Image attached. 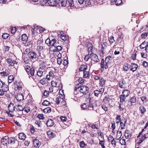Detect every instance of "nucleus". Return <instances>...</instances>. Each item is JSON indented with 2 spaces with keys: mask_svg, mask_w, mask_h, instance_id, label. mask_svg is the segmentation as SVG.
Segmentation results:
<instances>
[{
  "mask_svg": "<svg viewBox=\"0 0 148 148\" xmlns=\"http://www.w3.org/2000/svg\"><path fill=\"white\" fill-rule=\"evenodd\" d=\"M16 99L18 101H22L24 99V96L23 94H18L16 97Z\"/></svg>",
  "mask_w": 148,
  "mask_h": 148,
  "instance_id": "15",
  "label": "nucleus"
},
{
  "mask_svg": "<svg viewBox=\"0 0 148 148\" xmlns=\"http://www.w3.org/2000/svg\"><path fill=\"white\" fill-rule=\"evenodd\" d=\"M131 65L128 64H125L124 65L123 68L124 70L127 71L130 68Z\"/></svg>",
  "mask_w": 148,
  "mask_h": 148,
  "instance_id": "32",
  "label": "nucleus"
},
{
  "mask_svg": "<svg viewBox=\"0 0 148 148\" xmlns=\"http://www.w3.org/2000/svg\"><path fill=\"white\" fill-rule=\"evenodd\" d=\"M67 6H70L71 7L73 8L74 5L73 0H67L66 1Z\"/></svg>",
  "mask_w": 148,
  "mask_h": 148,
  "instance_id": "20",
  "label": "nucleus"
},
{
  "mask_svg": "<svg viewBox=\"0 0 148 148\" xmlns=\"http://www.w3.org/2000/svg\"><path fill=\"white\" fill-rule=\"evenodd\" d=\"M8 108L10 112H12L15 110V107L13 104H10Z\"/></svg>",
  "mask_w": 148,
  "mask_h": 148,
  "instance_id": "24",
  "label": "nucleus"
},
{
  "mask_svg": "<svg viewBox=\"0 0 148 148\" xmlns=\"http://www.w3.org/2000/svg\"><path fill=\"white\" fill-rule=\"evenodd\" d=\"M35 72V69L33 68H31L30 71H29L27 73L28 75L30 74L32 76H33Z\"/></svg>",
  "mask_w": 148,
  "mask_h": 148,
  "instance_id": "43",
  "label": "nucleus"
},
{
  "mask_svg": "<svg viewBox=\"0 0 148 148\" xmlns=\"http://www.w3.org/2000/svg\"><path fill=\"white\" fill-rule=\"evenodd\" d=\"M108 64H106V62L104 61L103 59H102L101 60V69H103V70L104 68L105 69H107L108 66Z\"/></svg>",
  "mask_w": 148,
  "mask_h": 148,
  "instance_id": "6",
  "label": "nucleus"
},
{
  "mask_svg": "<svg viewBox=\"0 0 148 148\" xmlns=\"http://www.w3.org/2000/svg\"><path fill=\"white\" fill-rule=\"evenodd\" d=\"M112 57L110 56H108L106 57L105 60V62H106V64H108L109 65L110 63V61L112 60Z\"/></svg>",
  "mask_w": 148,
  "mask_h": 148,
  "instance_id": "29",
  "label": "nucleus"
},
{
  "mask_svg": "<svg viewBox=\"0 0 148 148\" xmlns=\"http://www.w3.org/2000/svg\"><path fill=\"white\" fill-rule=\"evenodd\" d=\"M126 97L123 96V95H121L120 97V103H123V102L125 101V99Z\"/></svg>",
  "mask_w": 148,
  "mask_h": 148,
  "instance_id": "39",
  "label": "nucleus"
},
{
  "mask_svg": "<svg viewBox=\"0 0 148 148\" xmlns=\"http://www.w3.org/2000/svg\"><path fill=\"white\" fill-rule=\"evenodd\" d=\"M6 61L10 66H14L15 65H17L18 64L17 62L12 59L8 58L6 59Z\"/></svg>",
  "mask_w": 148,
  "mask_h": 148,
  "instance_id": "4",
  "label": "nucleus"
},
{
  "mask_svg": "<svg viewBox=\"0 0 148 148\" xmlns=\"http://www.w3.org/2000/svg\"><path fill=\"white\" fill-rule=\"evenodd\" d=\"M119 86L121 88H123V85L125 84V82L124 80L122 79L119 82Z\"/></svg>",
  "mask_w": 148,
  "mask_h": 148,
  "instance_id": "41",
  "label": "nucleus"
},
{
  "mask_svg": "<svg viewBox=\"0 0 148 148\" xmlns=\"http://www.w3.org/2000/svg\"><path fill=\"white\" fill-rule=\"evenodd\" d=\"M131 68L130 69V70L132 71L133 72L135 71L138 67V66L137 64L135 63H131Z\"/></svg>",
  "mask_w": 148,
  "mask_h": 148,
  "instance_id": "13",
  "label": "nucleus"
},
{
  "mask_svg": "<svg viewBox=\"0 0 148 148\" xmlns=\"http://www.w3.org/2000/svg\"><path fill=\"white\" fill-rule=\"evenodd\" d=\"M136 52L137 51L136 50H134L133 52L134 54H133L132 56V59H133V60H135L136 59Z\"/></svg>",
  "mask_w": 148,
  "mask_h": 148,
  "instance_id": "52",
  "label": "nucleus"
},
{
  "mask_svg": "<svg viewBox=\"0 0 148 148\" xmlns=\"http://www.w3.org/2000/svg\"><path fill=\"white\" fill-rule=\"evenodd\" d=\"M37 117L40 119L43 120L44 119L43 115L42 114H38L37 115Z\"/></svg>",
  "mask_w": 148,
  "mask_h": 148,
  "instance_id": "61",
  "label": "nucleus"
},
{
  "mask_svg": "<svg viewBox=\"0 0 148 148\" xmlns=\"http://www.w3.org/2000/svg\"><path fill=\"white\" fill-rule=\"evenodd\" d=\"M46 124L47 127H51L54 125V122L52 119H50L47 120Z\"/></svg>",
  "mask_w": 148,
  "mask_h": 148,
  "instance_id": "17",
  "label": "nucleus"
},
{
  "mask_svg": "<svg viewBox=\"0 0 148 148\" xmlns=\"http://www.w3.org/2000/svg\"><path fill=\"white\" fill-rule=\"evenodd\" d=\"M51 109L49 107H48L44 110V112L46 113H50L51 112Z\"/></svg>",
  "mask_w": 148,
  "mask_h": 148,
  "instance_id": "46",
  "label": "nucleus"
},
{
  "mask_svg": "<svg viewBox=\"0 0 148 148\" xmlns=\"http://www.w3.org/2000/svg\"><path fill=\"white\" fill-rule=\"evenodd\" d=\"M26 135L23 133H20L18 134V137L20 139L24 140L25 138Z\"/></svg>",
  "mask_w": 148,
  "mask_h": 148,
  "instance_id": "26",
  "label": "nucleus"
},
{
  "mask_svg": "<svg viewBox=\"0 0 148 148\" xmlns=\"http://www.w3.org/2000/svg\"><path fill=\"white\" fill-rule=\"evenodd\" d=\"M81 108L83 110L88 109V104L86 103H84L81 105Z\"/></svg>",
  "mask_w": 148,
  "mask_h": 148,
  "instance_id": "51",
  "label": "nucleus"
},
{
  "mask_svg": "<svg viewBox=\"0 0 148 148\" xmlns=\"http://www.w3.org/2000/svg\"><path fill=\"white\" fill-rule=\"evenodd\" d=\"M58 3L59 5H61L62 6L65 7L67 5L66 3V2L64 0H59Z\"/></svg>",
  "mask_w": 148,
  "mask_h": 148,
  "instance_id": "25",
  "label": "nucleus"
},
{
  "mask_svg": "<svg viewBox=\"0 0 148 148\" xmlns=\"http://www.w3.org/2000/svg\"><path fill=\"white\" fill-rule=\"evenodd\" d=\"M29 58L35 61L37 60L38 55L34 52L31 51L29 54Z\"/></svg>",
  "mask_w": 148,
  "mask_h": 148,
  "instance_id": "2",
  "label": "nucleus"
},
{
  "mask_svg": "<svg viewBox=\"0 0 148 148\" xmlns=\"http://www.w3.org/2000/svg\"><path fill=\"white\" fill-rule=\"evenodd\" d=\"M106 44V42H103L102 44H101V52L102 54H104L106 52V48L107 46L105 45Z\"/></svg>",
  "mask_w": 148,
  "mask_h": 148,
  "instance_id": "16",
  "label": "nucleus"
},
{
  "mask_svg": "<svg viewBox=\"0 0 148 148\" xmlns=\"http://www.w3.org/2000/svg\"><path fill=\"white\" fill-rule=\"evenodd\" d=\"M54 74L53 73L51 72L50 71L49 73V75H47V79H52L53 77Z\"/></svg>",
  "mask_w": 148,
  "mask_h": 148,
  "instance_id": "31",
  "label": "nucleus"
},
{
  "mask_svg": "<svg viewBox=\"0 0 148 148\" xmlns=\"http://www.w3.org/2000/svg\"><path fill=\"white\" fill-rule=\"evenodd\" d=\"M143 51H144V52L141 53V57L143 58H146L147 57V54L146 52H145V51L144 50Z\"/></svg>",
  "mask_w": 148,
  "mask_h": 148,
  "instance_id": "54",
  "label": "nucleus"
},
{
  "mask_svg": "<svg viewBox=\"0 0 148 148\" xmlns=\"http://www.w3.org/2000/svg\"><path fill=\"white\" fill-rule=\"evenodd\" d=\"M55 49L53 50V51H60L62 50V48L60 46H56V45L54 46Z\"/></svg>",
  "mask_w": 148,
  "mask_h": 148,
  "instance_id": "34",
  "label": "nucleus"
},
{
  "mask_svg": "<svg viewBox=\"0 0 148 148\" xmlns=\"http://www.w3.org/2000/svg\"><path fill=\"white\" fill-rule=\"evenodd\" d=\"M123 103H120L119 104V108L121 111L123 110L125 108V106L123 105Z\"/></svg>",
  "mask_w": 148,
  "mask_h": 148,
  "instance_id": "48",
  "label": "nucleus"
},
{
  "mask_svg": "<svg viewBox=\"0 0 148 148\" xmlns=\"http://www.w3.org/2000/svg\"><path fill=\"white\" fill-rule=\"evenodd\" d=\"M1 75L2 76H7L9 74V72L7 71H3L0 73Z\"/></svg>",
  "mask_w": 148,
  "mask_h": 148,
  "instance_id": "45",
  "label": "nucleus"
},
{
  "mask_svg": "<svg viewBox=\"0 0 148 148\" xmlns=\"http://www.w3.org/2000/svg\"><path fill=\"white\" fill-rule=\"evenodd\" d=\"M31 52L30 51V48H27L24 51V54L25 55L27 54L29 55V53Z\"/></svg>",
  "mask_w": 148,
  "mask_h": 148,
  "instance_id": "56",
  "label": "nucleus"
},
{
  "mask_svg": "<svg viewBox=\"0 0 148 148\" xmlns=\"http://www.w3.org/2000/svg\"><path fill=\"white\" fill-rule=\"evenodd\" d=\"M122 136L121 132V131H118L117 132V135L116 138V140H119L121 138Z\"/></svg>",
  "mask_w": 148,
  "mask_h": 148,
  "instance_id": "33",
  "label": "nucleus"
},
{
  "mask_svg": "<svg viewBox=\"0 0 148 148\" xmlns=\"http://www.w3.org/2000/svg\"><path fill=\"white\" fill-rule=\"evenodd\" d=\"M1 88V89L4 91V92H7L9 90V88L8 86L5 83L4 84Z\"/></svg>",
  "mask_w": 148,
  "mask_h": 148,
  "instance_id": "27",
  "label": "nucleus"
},
{
  "mask_svg": "<svg viewBox=\"0 0 148 148\" xmlns=\"http://www.w3.org/2000/svg\"><path fill=\"white\" fill-rule=\"evenodd\" d=\"M99 140V144L100 145L102 148H105V147L104 145V141H101L100 140Z\"/></svg>",
  "mask_w": 148,
  "mask_h": 148,
  "instance_id": "59",
  "label": "nucleus"
},
{
  "mask_svg": "<svg viewBox=\"0 0 148 148\" xmlns=\"http://www.w3.org/2000/svg\"><path fill=\"white\" fill-rule=\"evenodd\" d=\"M11 33L12 34H14L16 32V28L15 27H12L11 28Z\"/></svg>",
  "mask_w": 148,
  "mask_h": 148,
  "instance_id": "58",
  "label": "nucleus"
},
{
  "mask_svg": "<svg viewBox=\"0 0 148 148\" xmlns=\"http://www.w3.org/2000/svg\"><path fill=\"white\" fill-rule=\"evenodd\" d=\"M127 122V119H124L121 120L120 121V127L121 129H125V124Z\"/></svg>",
  "mask_w": 148,
  "mask_h": 148,
  "instance_id": "8",
  "label": "nucleus"
},
{
  "mask_svg": "<svg viewBox=\"0 0 148 148\" xmlns=\"http://www.w3.org/2000/svg\"><path fill=\"white\" fill-rule=\"evenodd\" d=\"M105 81L103 78L101 77L100 80V85L103 86L105 84Z\"/></svg>",
  "mask_w": 148,
  "mask_h": 148,
  "instance_id": "55",
  "label": "nucleus"
},
{
  "mask_svg": "<svg viewBox=\"0 0 148 148\" xmlns=\"http://www.w3.org/2000/svg\"><path fill=\"white\" fill-rule=\"evenodd\" d=\"M125 132L124 136L127 139L131 137V134L130 133V132L128 130H126Z\"/></svg>",
  "mask_w": 148,
  "mask_h": 148,
  "instance_id": "23",
  "label": "nucleus"
},
{
  "mask_svg": "<svg viewBox=\"0 0 148 148\" xmlns=\"http://www.w3.org/2000/svg\"><path fill=\"white\" fill-rule=\"evenodd\" d=\"M82 84H79L75 86V89L74 93H76L77 91L83 94H84L88 89V88L86 86H82Z\"/></svg>",
  "mask_w": 148,
  "mask_h": 148,
  "instance_id": "1",
  "label": "nucleus"
},
{
  "mask_svg": "<svg viewBox=\"0 0 148 148\" xmlns=\"http://www.w3.org/2000/svg\"><path fill=\"white\" fill-rule=\"evenodd\" d=\"M50 103L47 100H44L42 103V104L43 105L46 106H48Z\"/></svg>",
  "mask_w": 148,
  "mask_h": 148,
  "instance_id": "53",
  "label": "nucleus"
},
{
  "mask_svg": "<svg viewBox=\"0 0 148 148\" xmlns=\"http://www.w3.org/2000/svg\"><path fill=\"white\" fill-rule=\"evenodd\" d=\"M39 63L40 66L39 69L45 70L44 69L45 68L46 66L45 62L43 61L40 60Z\"/></svg>",
  "mask_w": 148,
  "mask_h": 148,
  "instance_id": "14",
  "label": "nucleus"
},
{
  "mask_svg": "<svg viewBox=\"0 0 148 148\" xmlns=\"http://www.w3.org/2000/svg\"><path fill=\"white\" fill-rule=\"evenodd\" d=\"M86 47H87L89 51H91L93 49L92 44L89 42H87Z\"/></svg>",
  "mask_w": 148,
  "mask_h": 148,
  "instance_id": "28",
  "label": "nucleus"
},
{
  "mask_svg": "<svg viewBox=\"0 0 148 148\" xmlns=\"http://www.w3.org/2000/svg\"><path fill=\"white\" fill-rule=\"evenodd\" d=\"M147 42H143L142 43L140 46V48L143 49L145 48V49L146 47H147Z\"/></svg>",
  "mask_w": 148,
  "mask_h": 148,
  "instance_id": "35",
  "label": "nucleus"
},
{
  "mask_svg": "<svg viewBox=\"0 0 148 148\" xmlns=\"http://www.w3.org/2000/svg\"><path fill=\"white\" fill-rule=\"evenodd\" d=\"M93 106L92 103H91L90 101L89 103L88 106V109L91 110H93Z\"/></svg>",
  "mask_w": 148,
  "mask_h": 148,
  "instance_id": "47",
  "label": "nucleus"
},
{
  "mask_svg": "<svg viewBox=\"0 0 148 148\" xmlns=\"http://www.w3.org/2000/svg\"><path fill=\"white\" fill-rule=\"evenodd\" d=\"M25 68L27 73L30 71V70L31 69L30 66L28 65L25 66Z\"/></svg>",
  "mask_w": 148,
  "mask_h": 148,
  "instance_id": "49",
  "label": "nucleus"
},
{
  "mask_svg": "<svg viewBox=\"0 0 148 148\" xmlns=\"http://www.w3.org/2000/svg\"><path fill=\"white\" fill-rule=\"evenodd\" d=\"M122 3V0H116L115 3L116 5H119Z\"/></svg>",
  "mask_w": 148,
  "mask_h": 148,
  "instance_id": "62",
  "label": "nucleus"
},
{
  "mask_svg": "<svg viewBox=\"0 0 148 148\" xmlns=\"http://www.w3.org/2000/svg\"><path fill=\"white\" fill-rule=\"evenodd\" d=\"M80 147L81 148H83L86 145L84 143L83 141H82L79 142Z\"/></svg>",
  "mask_w": 148,
  "mask_h": 148,
  "instance_id": "50",
  "label": "nucleus"
},
{
  "mask_svg": "<svg viewBox=\"0 0 148 148\" xmlns=\"http://www.w3.org/2000/svg\"><path fill=\"white\" fill-rule=\"evenodd\" d=\"M51 84L52 86L56 87L57 86V82L56 81H52L51 82Z\"/></svg>",
  "mask_w": 148,
  "mask_h": 148,
  "instance_id": "64",
  "label": "nucleus"
},
{
  "mask_svg": "<svg viewBox=\"0 0 148 148\" xmlns=\"http://www.w3.org/2000/svg\"><path fill=\"white\" fill-rule=\"evenodd\" d=\"M119 142L121 145H125V139L122 138L120 140Z\"/></svg>",
  "mask_w": 148,
  "mask_h": 148,
  "instance_id": "63",
  "label": "nucleus"
},
{
  "mask_svg": "<svg viewBox=\"0 0 148 148\" xmlns=\"http://www.w3.org/2000/svg\"><path fill=\"white\" fill-rule=\"evenodd\" d=\"M14 89L17 92H19L21 91L22 90V87L20 85V83H18L14 87Z\"/></svg>",
  "mask_w": 148,
  "mask_h": 148,
  "instance_id": "18",
  "label": "nucleus"
},
{
  "mask_svg": "<svg viewBox=\"0 0 148 148\" xmlns=\"http://www.w3.org/2000/svg\"><path fill=\"white\" fill-rule=\"evenodd\" d=\"M45 70L38 69V70L37 71V75L39 77H41L43 75V74L45 73Z\"/></svg>",
  "mask_w": 148,
  "mask_h": 148,
  "instance_id": "11",
  "label": "nucleus"
},
{
  "mask_svg": "<svg viewBox=\"0 0 148 148\" xmlns=\"http://www.w3.org/2000/svg\"><path fill=\"white\" fill-rule=\"evenodd\" d=\"M9 138L8 136H5L1 139V144L4 145H6L8 143L9 144Z\"/></svg>",
  "mask_w": 148,
  "mask_h": 148,
  "instance_id": "3",
  "label": "nucleus"
},
{
  "mask_svg": "<svg viewBox=\"0 0 148 148\" xmlns=\"http://www.w3.org/2000/svg\"><path fill=\"white\" fill-rule=\"evenodd\" d=\"M136 101V98L135 96H133L130 99V102L132 103H134Z\"/></svg>",
  "mask_w": 148,
  "mask_h": 148,
  "instance_id": "57",
  "label": "nucleus"
},
{
  "mask_svg": "<svg viewBox=\"0 0 148 148\" xmlns=\"http://www.w3.org/2000/svg\"><path fill=\"white\" fill-rule=\"evenodd\" d=\"M56 40L54 39H51L50 42V45H51L52 46H55V43L56 42Z\"/></svg>",
  "mask_w": 148,
  "mask_h": 148,
  "instance_id": "42",
  "label": "nucleus"
},
{
  "mask_svg": "<svg viewBox=\"0 0 148 148\" xmlns=\"http://www.w3.org/2000/svg\"><path fill=\"white\" fill-rule=\"evenodd\" d=\"M56 1L55 0H48V4L52 6L56 5Z\"/></svg>",
  "mask_w": 148,
  "mask_h": 148,
  "instance_id": "21",
  "label": "nucleus"
},
{
  "mask_svg": "<svg viewBox=\"0 0 148 148\" xmlns=\"http://www.w3.org/2000/svg\"><path fill=\"white\" fill-rule=\"evenodd\" d=\"M87 66L86 64H83L82 65L79 69V71H86L87 70Z\"/></svg>",
  "mask_w": 148,
  "mask_h": 148,
  "instance_id": "22",
  "label": "nucleus"
},
{
  "mask_svg": "<svg viewBox=\"0 0 148 148\" xmlns=\"http://www.w3.org/2000/svg\"><path fill=\"white\" fill-rule=\"evenodd\" d=\"M90 58L92 60L96 62H98L99 61L98 57L96 54L92 53L90 54Z\"/></svg>",
  "mask_w": 148,
  "mask_h": 148,
  "instance_id": "5",
  "label": "nucleus"
},
{
  "mask_svg": "<svg viewBox=\"0 0 148 148\" xmlns=\"http://www.w3.org/2000/svg\"><path fill=\"white\" fill-rule=\"evenodd\" d=\"M33 144L34 146L36 147H39L40 145L39 140L33 138Z\"/></svg>",
  "mask_w": 148,
  "mask_h": 148,
  "instance_id": "12",
  "label": "nucleus"
},
{
  "mask_svg": "<svg viewBox=\"0 0 148 148\" xmlns=\"http://www.w3.org/2000/svg\"><path fill=\"white\" fill-rule=\"evenodd\" d=\"M130 93V91L128 90H123L122 92V95L123 96L127 97Z\"/></svg>",
  "mask_w": 148,
  "mask_h": 148,
  "instance_id": "30",
  "label": "nucleus"
},
{
  "mask_svg": "<svg viewBox=\"0 0 148 148\" xmlns=\"http://www.w3.org/2000/svg\"><path fill=\"white\" fill-rule=\"evenodd\" d=\"M14 77L12 75H10L8 77V82L9 83H11L14 80Z\"/></svg>",
  "mask_w": 148,
  "mask_h": 148,
  "instance_id": "38",
  "label": "nucleus"
},
{
  "mask_svg": "<svg viewBox=\"0 0 148 148\" xmlns=\"http://www.w3.org/2000/svg\"><path fill=\"white\" fill-rule=\"evenodd\" d=\"M23 107L21 105H18L16 107V109L18 111H23L24 110Z\"/></svg>",
  "mask_w": 148,
  "mask_h": 148,
  "instance_id": "36",
  "label": "nucleus"
},
{
  "mask_svg": "<svg viewBox=\"0 0 148 148\" xmlns=\"http://www.w3.org/2000/svg\"><path fill=\"white\" fill-rule=\"evenodd\" d=\"M55 36H58V37H66V35L63 32H58L55 33Z\"/></svg>",
  "mask_w": 148,
  "mask_h": 148,
  "instance_id": "9",
  "label": "nucleus"
},
{
  "mask_svg": "<svg viewBox=\"0 0 148 148\" xmlns=\"http://www.w3.org/2000/svg\"><path fill=\"white\" fill-rule=\"evenodd\" d=\"M104 92V89L101 88L94 91V95L96 97H98L99 94L102 95Z\"/></svg>",
  "mask_w": 148,
  "mask_h": 148,
  "instance_id": "7",
  "label": "nucleus"
},
{
  "mask_svg": "<svg viewBox=\"0 0 148 148\" xmlns=\"http://www.w3.org/2000/svg\"><path fill=\"white\" fill-rule=\"evenodd\" d=\"M10 142L9 143L11 144H13L15 143L16 141V140L14 138H9Z\"/></svg>",
  "mask_w": 148,
  "mask_h": 148,
  "instance_id": "44",
  "label": "nucleus"
},
{
  "mask_svg": "<svg viewBox=\"0 0 148 148\" xmlns=\"http://www.w3.org/2000/svg\"><path fill=\"white\" fill-rule=\"evenodd\" d=\"M139 109L142 114H143L146 111V109L144 107L142 106H140Z\"/></svg>",
  "mask_w": 148,
  "mask_h": 148,
  "instance_id": "40",
  "label": "nucleus"
},
{
  "mask_svg": "<svg viewBox=\"0 0 148 148\" xmlns=\"http://www.w3.org/2000/svg\"><path fill=\"white\" fill-rule=\"evenodd\" d=\"M39 29V28L38 27V26H34V29L33 30V31H32V34L33 36H37L38 33V32H37L38 31Z\"/></svg>",
  "mask_w": 148,
  "mask_h": 148,
  "instance_id": "10",
  "label": "nucleus"
},
{
  "mask_svg": "<svg viewBox=\"0 0 148 148\" xmlns=\"http://www.w3.org/2000/svg\"><path fill=\"white\" fill-rule=\"evenodd\" d=\"M91 0H85V3L86 6L91 5Z\"/></svg>",
  "mask_w": 148,
  "mask_h": 148,
  "instance_id": "60",
  "label": "nucleus"
},
{
  "mask_svg": "<svg viewBox=\"0 0 148 148\" xmlns=\"http://www.w3.org/2000/svg\"><path fill=\"white\" fill-rule=\"evenodd\" d=\"M49 80L48 79H47L46 77V78H44L40 80V83L43 85L46 84L48 82V81Z\"/></svg>",
  "mask_w": 148,
  "mask_h": 148,
  "instance_id": "19",
  "label": "nucleus"
},
{
  "mask_svg": "<svg viewBox=\"0 0 148 148\" xmlns=\"http://www.w3.org/2000/svg\"><path fill=\"white\" fill-rule=\"evenodd\" d=\"M83 72V77L84 78H86L89 76L90 75L88 71H86Z\"/></svg>",
  "mask_w": 148,
  "mask_h": 148,
  "instance_id": "37",
  "label": "nucleus"
}]
</instances>
